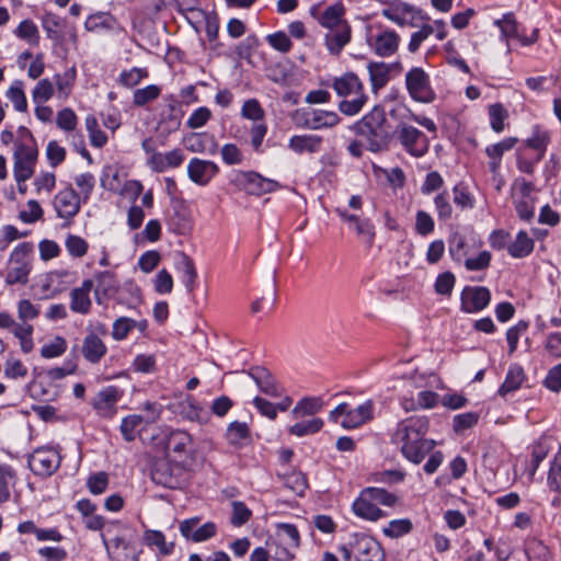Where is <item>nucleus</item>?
<instances>
[{"label": "nucleus", "mask_w": 561, "mask_h": 561, "mask_svg": "<svg viewBox=\"0 0 561 561\" xmlns=\"http://www.w3.org/2000/svg\"><path fill=\"white\" fill-rule=\"evenodd\" d=\"M428 426L426 416H411L398 424L396 437L402 443L401 451L413 463H420L435 447V440L425 438Z\"/></svg>", "instance_id": "nucleus-1"}, {"label": "nucleus", "mask_w": 561, "mask_h": 561, "mask_svg": "<svg viewBox=\"0 0 561 561\" xmlns=\"http://www.w3.org/2000/svg\"><path fill=\"white\" fill-rule=\"evenodd\" d=\"M351 129L364 140L366 149L375 153L388 150L392 139L390 124L381 105H375Z\"/></svg>", "instance_id": "nucleus-2"}, {"label": "nucleus", "mask_w": 561, "mask_h": 561, "mask_svg": "<svg viewBox=\"0 0 561 561\" xmlns=\"http://www.w3.org/2000/svg\"><path fill=\"white\" fill-rule=\"evenodd\" d=\"M33 251L34 245L32 242H22L12 251L5 274V283L8 285L27 284L32 270L31 256Z\"/></svg>", "instance_id": "nucleus-3"}, {"label": "nucleus", "mask_w": 561, "mask_h": 561, "mask_svg": "<svg viewBox=\"0 0 561 561\" xmlns=\"http://www.w3.org/2000/svg\"><path fill=\"white\" fill-rule=\"evenodd\" d=\"M374 404L370 400L348 410L347 403L339 404L329 415V420L340 423L344 428H356L373 419Z\"/></svg>", "instance_id": "nucleus-4"}, {"label": "nucleus", "mask_w": 561, "mask_h": 561, "mask_svg": "<svg viewBox=\"0 0 561 561\" xmlns=\"http://www.w3.org/2000/svg\"><path fill=\"white\" fill-rule=\"evenodd\" d=\"M401 147L415 158L423 157L428 150V139L423 131L407 123H399L392 133Z\"/></svg>", "instance_id": "nucleus-5"}, {"label": "nucleus", "mask_w": 561, "mask_h": 561, "mask_svg": "<svg viewBox=\"0 0 561 561\" xmlns=\"http://www.w3.org/2000/svg\"><path fill=\"white\" fill-rule=\"evenodd\" d=\"M231 182L248 194L256 196L275 192L280 187L277 181L264 178L255 171H237Z\"/></svg>", "instance_id": "nucleus-6"}, {"label": "nucleus", "mask_w": 561, "mask_h": 561, "mask_svg": "<svg viewBox=\"0 0 561 561\" xmlns=\"http://www.w3.org/2000/svg\"><path fill=\"white\" fill-rule=\"evenodd\" d=\"M405 88L411 99L420 103H432L436 98L430 76L421 67H413L407 72Z\"/></svg>", "instance_id": "nucleus-7"}, {"label": "nucleus", "mask_w": 561, "mask_h": 561, "mask_svg": "<svg viewBox=\"0 0 561 561\" xmlns=\"http://www.w3.org/2000/svg\"><path fill=\"white\" fill-rule=\"evenodd\" d=\"M27 463L36 476L50 477L60 467L61 456L54 448L39 447L28 456Z\"/></svg>", "instance_id": "nucleus-8"}, {"label": "nucleus", "mask_w": 561, "mask_h": 561, "mask_svg": "<svg viewBox=\"0 0 561 561\" xmlns=\"http://www.w3.org/2000/svg\"><path fill=\"white\" fill-rule=\"evenodd\" d=\"M183 471V465L175 461L172 463L165 458L154 459L151 463V480L159 485L176 489L180 485V474Z\"/></svg>", "instance_id": "nucleus-9"}, {"label": "nucleus", "mask_w": 561, "mask_h": 561, "mask_svg": "<svg viewBox=\"0 0 561 561\" xmlns=\"http://www.w3.org/2000/svg\"><path fill=\"white\" fill-rule=\"evenodd\" d=\"M38 151L36 147L19 144L14 151V179L16 182H25L34 173Z\"/></svg>", "instance_id": "nucleus-10"}, {"label": "nucleus", "mask_w": 561, "mask_h": 561, "mask_svg": "<svg viewBox=\"0 0 561 561\" xmlns=\"http://www.w3.org/2000/svg\"><path fill=\"white\" fill-rule=\"evenodd\" d=\"M491 301V291L484 286H466L460 295V309L466 313H477Z\"/></svg>", "instance_id": "nucleus-11"}, {"label": "nucleus", "mask_w": 561, "mask_h": 561, "mask_svg": "<svg viewBox=\"0 0 561 561\" xmlns=\"http://www.w3.org/2000/svg\"><path fill=\"white\" fill-rule=\"evenodd\" d=\"M54 207L57 216L67 220L62 227H68L80 210V197L72 187H68L55 195Z\"/></svg>", "instance_id": "nucleus-12"}, {"label": "nucleus", "mask_w": 561, "mask_h": 561, "mask_svg": "<svg viewBox=\"0 0 561 561\" xmlns=\"http://www.w3.org/2000/svg\"><path fill=\"white\" fill-rule=\"evenodd\" d=\"M122 396L123 391L117 387L108 386L96 393L91 404L100 416L111 419L117 412L116 404Z\"/></svg>", "instance_id": "nucleus-13"}, {"label": "nucleus", "mask_w": 561, "mask_h": 561, "mask_svg": "<svg viewBox=\"0 0 561 561\" xmlns=\"http://www.w3.org/2000/svg\"><path fill=\"white\" fill-rule=\"evenodd\" d=\"M199 518L193 517L180 523V533L183 537L194 542H202L210 539L217 533V526L213 522H207L198 526Z\"/></svg>", "instance_id": "nucleus-14"}, {"label": "nucleus", "mask_w": 561, "mask_h": 561, "mask_svg": "<svg viewBox=\"0 0 561 561\" xmlns=\"http://www.w3.org/2000/svg\"><path fill=\"white\" fill-rule=\"evenodd\" d=\"M105 546L112 561H139L141 550L125 537H115Z\"/></svg>", "instance_id": "nucleus-15"}, {"label": "nucleus", "mask_w": 561, "mask_h": 561, "mask_svg": "<svg viewBox=\"0 0 561 561\" xmlns=\"http://www.w3.org/2000/svg\"><path fill=\"white\" fill-rule=\"evenodd\" d=\"M353 550L357 561H383L385 552L380 543L366 535H356Z\"/></svg>", "instance_id": "nucleus-16"}, {"label": "nucleus", "mask_w": 561, "mask_h": 561, "mask_svg": "<svg viewBox=\"0 0 561 561\" xmlns=\"http://www.w3.org/2000/svg\"><path fill=\"white\" fill-rule=\"evenodd\" d=\"M169 231L175 234H186L191 228V216L187 206L182 202H174L167 214L165 220Z\"/></svg>", "instance_id": "nucleus-17"}, {"label": "nucleus", "mask_w": 561, "mask_h": 561, "mask_svg": "<svg viewBox=\"0 0 561 561\" xmlns=\"http://www.w3.org/2000/svg\"><path fill=\"white\" fill-rule=\"evenodd\" d=\"M218 172L219 168L215 162L198 158H193L187 165L190 180L201 186L207 185Z\"/></svg>", "instance_id": "nucleus-18"}, {"label": "nucleus", "mask_w": 561, "mask_h": 561, "mask_svg": "<svg viewBox=\"0 0 561 561\" xmlns=\"http://www.w3.org/2000/svg\"><path fill=\"white\" fill-rule=\"evenodd\" d=\"M341 118L333 111L311 110L304 114V122L298 126L308 129L331 128L340 123Z\"/></svg>", "instance_id": "nucleus-19"}, {"label": "nucleus", "mask_w": 561, "mask_h": 561, "mask_svg": "<svg viewBox=\"0 0 561 561\" xmlns=\"http://www.w3.org/2000/svg\"><path fill=\"white\" fill-rule=\"evenodd\" d=\"M253 379L260 391L272 398L282 396L283 389L272 374L264 367L255 366L245 371Z\"/></svg>", "instance_id": "nucleus-20"}, {"label": "nucleus", "mask_w": 561, "mask_h": 561, "mask_svg": "<svg viewBox=\"0 0 561 561\" xmlns=\"http://www.w3.org/2000/svg\"><path fill=\"white\" fill-rule=\"evenodd\" d=\"M167 450L175 455V461L183 465L184 459L192 451V437L184 431L170 433L167 439Z\"/></svg>", "instance_id": "nucleus-21"}, {"label": "nucleus", "mask_w": 561, "mask_h": 561, "mask_svg": "<svg viewBox=\"0 0 561 561\" xmlns=\"http://www.w3.org/2000/svg\"><path fill=\"white\" fill-rule=\"evenodd\" d=\"M352 37V28L351 25L342 24L337 27L328 30L324 35V43L328 50L334 55L339 56L342 49L351 42Z\"/></svg>", "instance_id": "nucleus-22"}, {"label": "nucleus", "mask_w": 561, "mask_h": 561, "mask_svg": "<svg viewBox=\"0 0 561 561\" xmlns=\"http://www.w3.org/2000/svg\"><path fill=\"white\" fill-rule=\"evenodd\" d=\"M93 287L91 279L83 280L80 287L70 291V309L80 314H87L91 309L90 291Z\"/></svg>", "instance_id": "nucleus-23"}, {"label": "nucleus", "mask_w": 561, "mask_h": 561, "mask_svg": "<svg viewBox=\"0 0 561 561\" xmlns=\"http://www.w3.org/2000/svg\"><path fill=\"white\" fill-rule=\"evenodd\" d=\"M399 43L400 37L394 31L385 30L375 37L370 46L378 56L389 57L397 51Z\"/></svg>", "instance_id": "nucleus-24"}, {"label": "nucleus", "mask_w": 561, "mask_h": 561, "mask_svg": "<svg viewBox=\"0 0 561 561\" xmlns=\"http://www.w3.org/2000/svg\"><path fill=\"white\" fill-rule=\"evenodd\" d=\"M106 345L95 333H90L84 337L81 352L88 362L92 364L99 363L106 354Z\"/></svg>", "instance_id": "nucleus-25"}, {"label": "nucleus", "mask_w": 561, "mask_h": 561, "mask_svg": "<svg viewBox=\"0 0 561 561\" xmlns=\"http://www.w3.org/2000/svg\"><path fill=\"white\" fill-rule=\"evenodd\" d=\"M332 87L340 96L364 93V85L354 72H346L342 77L335 78Z\"/></svg>", "instance_id": "nucleus-26"}, {"label": "nucleus", "mask_w": 561, "mask_h": 561, "mask_svg": "<svg viewBox=\"0 0 561 561\" xmlns=\"http://www.w3.org/2000/svg\"><path fill=\"white\" fill-rule=\"evenodd\" d=\"M352 508L356 516L368 520H377L383 516L382 511L373 503L368 494H364V490L353 503Z\"/></svg>", "instance_id": "nucleus-27"}, {"label": "nucleus", "mask_w": 561, "mask_h": 561, "mask_svg": "<svg viewBox=\"0 0 561 561\" xmlns=\"http://www.w3.org/2000/svg\"><path fill=\"white\" fill-rule=\"evenodd\" d=\"M227 442L234 447H242L251 440V431L245 422L233 421L226 431Z\"/></svg>", "instance_id": "nucleus-28"}, {"label": "nucleus", "mask_w": 561, "mask_h": 561, "mask_svg": "<svg viewBox=\"0 0 561 561\" xmlns=\"http://www.w3.org/2000/svg\"><path fill=\"white\" fill-rule=\"evenodd\" d=\"M322 137L317 135H295L289 139L288 147L296 153L317 152L320 150Z\"/></svg>", "instance_id": "nucleus-29"}, {"label": "nucleus", "mask_w": 561, "mask_h": 561, "mask_svg": "<svg viewBox=\"0 0 561 561\" xmlns=\"http://www.w3.org/2000/svg\"><path fill=\"white\" fill-rule=\"evenodd\" d=\"M345 8L342 2L328 7L318 18L321 26L331 30L348 22L344 19Z\"/></svg>", "instance_id": "nucleus-30"}, {"label": "nucleus", "mask_w": 561, "mask_h": 561, "mask_svg": "<svg viewBox=\"0 0 561 561\" xmlns=\"http://www.w3.org/2000/svg\"><path fill=\"white\" fill-rule=\"evenodd\" d=\"M525 378V371L522 366L517 364L511 365L505 380L499 389V394L501 397H505L507 393L517 390L524 382Z\"/></svg>", "instance_id": "nucleus-31"}, {"label": "nucleus", "mask_w": 561, "mask_h": 561, "mask_svg": "<svg viewBox=\"0 0 561 561\" xmlns=\"http://www.w3.org/2000/svg\"><path fill=\"white\" fill-rule=\"evenodd\" d=\"M367 69L369 72L371 90L374 93H377L390 80L388 67L386 66V62H369Z\"/></svg>", "instance_id": "nucleus-32"}, {"label": "nucleus", "mask_w": 561, "mask_h": 561, "mask_svg": "<svg viewBox=\"0 0 561 561\" xmlns=\"http://www.w3.org/2000/svg\"><path fill=\"white\" fill-rule=\"evenodd\" d=\"M534 245V240L528 237L526 231L522 230L517 233L515 241L508 245L507 251L511 256L522 259L533 252Z\"/></svg>", "instance_id": "nucleus-33"}, {"label": "nucleus", "mask_w": 561, "mask_h": 561, "mask_svg": "<svg viewBox=\"0 0 561 561\" xmlns=\"http://www.w3.org/2000/svg\"><path fill=\"white\" fill-rule=\"evenodd\" d=\"M185 147L192 152H205L207 150L214 152L217 144L214 137L207 134L193 133L185 139Z\"/></svg>", "instance_id": "nucleus-34"}, {"label": "nucleus", "mask_w": 561, "mask_h": 561, "mask_svg": "<svg viewBox=\"0 0 561 561\" xmlns=\"http://www.w3.org/2000/svg\"><path fill=\"white\" fill-rule=\"evenodd\" d=\"M550 142L549 134L536 127L530 138L525 141V147L536 151V160L541 161L545 157L548 144Z\"/></svg>", "instance_id": "nucleus-35"}, {"label": "nucleus", "mask_w": 561, "mask_h": 561, "mask_svg": "<svg viewBox=\"0 0 561 561\" xmlns=\"http://www.w3.org/2000/svg\"><path fill=\"white\" fill-rule=\"evenodd\" d=\"M144 542L149 547H157L159 552L163 556L171 554L174 549V543L167 542L165 536L159 530H146L144 534Z\"/></svg>", "instance_id": "nucleus-36"}, {"label": "nucleus", "mask_w": 561, "mask_h": 561, "mask_svg": "<svg viewBox=\"0 0 561 561\" xmlns=\"http://www.w3.org/2000/svg\"><path fill=\"white\" fill-rule=\"evenodd\" d=\"M448 245V252L451 259L457 263L462 262L469 254V245L466 239L459 233H454L449 238Z\"/></svg>", "instance_id": "nucleus-37"}, {"label": "nucleus", "mask_w": 561, "mask_h": 561, "mask_svg": "<svg viewBox=\"0 0 561 561\" xmlns=\"http://www.w3.org/2000/svg\"><path fill=\"white\" fill-rule=\"evenodd\" d=\"M181 264H182V282L186 287L188 293H193L195 288V283L197 278V272L195 268V264L193 260L185 253H181Z\"/></svg>", "instance_id": "nucleus-38"}, {"label": "nucleus", "mask_w": 561, "mask_h": 561, "mask_svg": "<svg viewBox=\"0 0 561 561\" xmlns=\"http://www.w3.org/2000/svg\"><path fill=\"white\" fill-rule=\"evenodd\" d=\"M278 537L282 545L290 548H298L300 545V536L297 527L293 524L280 523L277 525Z\"/></svg>", "instance_id": "nucleus-39"}, {"label": "nucleus", "mask_w": 561, "mask_h": 561, "mask_svg": "<svg viewBox=\"0 0 561 561\" xmlns=\"http://www.w3.org/2000/svg\"><path fill=\"white\" fill-rule=\"evenodd\" d=\"M323 427V420L320 417H314L308 421H302L294 424L289 427V433L291 435L302 437L306 435H311L318 433Z\"/></svg>", "instance_id": "nucleus-40"}, {"label": "nucleus", "mask_w": 561, "mask_h": 561, "mask_svg": "<svg viewBox=\"0 0 561 561\" xmlns=\"http://www.w3.org/2000/svg\"><path fill=\"white\" fill-rule=\"evenodd\" d=\"M322 408V402L319 398H304L293 409L291 414L294 417H302L318 413Z\"/></svg>", "instance_id": "nucleus-41"}, {"label": "nucleus", "mask_w": 561, "mask_h": 561, "mask_svg": "<svg viewBox=\"0 0 561 561\" xmlns=\"http://www.w3.org/2000/svg\"><path fill=\"white\" fill-rule=\"evenodd\" d=\"M98 287L95 294L102 293L105 296H110L117 290L118 283L115 275L112 272L104 271L96 275Z\"/></svg>", "instance_id": "nucleus-42"}, {"label": "nucleus", "mask_w": 561, "mask_h": 561, "mask_svg": "<svg viewBox=\"0 0 561 561\" xmlns=\"http://www.w3.org/2000/svg\"><path fill=\"white\" fill-rule=\"evenodd\" d=\"M490 125L495 133L504 130V122L508 117L507 110L501 104L495 103L489 106Z\"/></svg>", "instance_id": "nucleus-43"}, {"label": "nucleus", "mask_w": 561, "mask_h": 561, "mask_svg": "<svg viewBox=\"0 0 561 561\" xmlns=\"http://www.w3.org/2000/svg\"><path fill=\"white\" fill-rule=\"evenodd\" d=\"M8 99L13 103V106L19 112H24L27 108V101L23 91V82L15 81L7 91Z\"/></svg>", "instance_id": "nucleus-44"}, {"label": "nucleus", "mask_w": 561, "mask_h": 561, "mask_svg": "<svg viewBox=\"0 0 561 561\" xmlns=\"http://www.w3.org/2000/svg\"><path fill=\"white\" fill-rule=\"evenodd\" d=\"M241 115L254 123H261L264 119L265 112L256 99H250L243 103Z\"/></svg>", "instance_id": "nucleus-45"}, {"label": "nucleus", "mask_w": 561, "mask_h": 561, "mask_svg": "<svg viewBox=\"0 0 561 561\" xmlns=\"http://www.w3.org/2000/svg\"><path fill=\"white\" fill-rule=\"evenodd\" d=\"M284 484L300 496H302L308 489L307 478L301 472H291L284 476Z\"/></svg>", "instance_id": "nucleus-46"}, {"label": "nucleus", "mask_w": 561, "mask_h": 561, "mask_svg": "<svg viewBox=\"0 0 561 561\" xmlns=\"http://www.w3.org/2000/svg\"><path fill=\"white\" fill-rule=\"evenodd\" d=\"M65 245L69 254L73 257H82L87 254L89 244L88 242L76 234H69L66 238Z\"/></svg>", "instance_id": "nucleus-47"}, {"label": "nucleus", "mask_w": 561, "mask_h": 561, "mask_svg": "<svg viewBox=\"0 0 561 561\" xmlns=\"http://www.w3.org/2000/svg\"><path fill=\"white\" fill-rule=\"evenodd\" d=\"M54 94V84L48 79H42L37 82L35 85L32 98L33 101L37 104H42L46 101H48Z\"/></svg>", "instance_id": "nucleus-48"}, {"label": "nucleus", "mask_w": 561, "mask_h": 561, "mask_svg": "<svg viewBox=\"0 0 561 561\" xmlns=\"http://www.w3.org/2000/svg\"><path fill=\"white\" fill-rule=\"evenodd\" d=\"M140 415H128L123 419L121 424V433L126 442H133L136 437V428L142 423Z\"/></svg>", "instance_id": "nucleus-49"}, {"label": "nucleus", "mask_w": 561, "mask_h": 561, "mask_svg": "<svg viewBox=\"0 0 561 561\" xmlns=\"http://www.w3.org/2000/svg\"><path fill=\"white\" fill-rule=\"evenodd\" d=\"M136 327V321L127 318L121 317L116 319L113 323L112 336L116 341H122L127 337L128 333Z\"/></svg>", "instance_id": "nucleus-50"}, {"label": "nucleus", "mask_w": 561, "mask_h": 561, "mask_svg": "<svg viewBox=\"0 0 561 561\" xmlns=\"http://www.w3.org/2000/svg\"><path fill=\"white\" fill-rule=\"evenodd\" d=\"M15 477L14 470L8 465H0V503L10 499L9 484Z\"/></svg>", "instance_id": "nucleus-51"}, {"label": "nucleus", "mask_w": 561, "mask_h": 561, "mask_svg": "<svg viewBox=\"0 0 561 561\" xmlns=\"http://www.w3.org/2000/svg\"><path fill=\"white\" fill-rule=\"evenodd\" d=\"M479 421V414L476 412H467L457 414L453 419V428L455 433H462L463 431L471 428Z\"/></svg>", "instance_id": "nucleus-52"}, {"label": "nucleus", "mask_w": 561, "mask_h": 561, "mask_svg": "<svg viewBox=\"0 0 561 561\" xmlns=\"http://www.w3.org/2000/svg\"><path fill=\"white\" fill-rule=\"evenodd\" d=\"M412 529V523L408 518L391 520L388 527L383 528V534L390 538H398Z\"/></svg>", "instance_id": "nucleus-53"}, {"label": "nucleus", "mask_w": 561, "mask_h": 561, "mask_svg": "<svg viewBox=\"0 0 561 561\" xmlns=\"http://www.w3.org/2000/svg\"><path fill=\"white\" fill-rule=\"evenodd\" d=\"M548 485L552 491L561 492V451L552 460L548 474Z\"/></svg>", "instance_id": "nucleus-54"}, {"label": "nucleus", "mask_w": 561, "mask_h": 561, "mask_svg": "<svg viewBox=\"0 0 561 561\" xmlns=\"http://www.w3.org/2000/svg\"><path fill=\"white\" fill-rule=\"evenodd\" d=\"M434 204L439 220L446 221L451 218L453 207L451 204L449 203L448 192L445 191L436 195V197L434 198Z\"/></svg>", "instance_id": "nucleus-55"}, {"label": "nucleus", "mask_w": 561, "mask_h": 561, "mask_svg": "<svg viewBox=\"0 0 561 561\" xmlns=\"http://www.w3.org/2000/svg\"><path fill=\"white\" fill-rule=\"evenodd\" d=\"M160 95V88L151 84L134 92V103L137 106H144L148 102L156 100Z\"/></svg>", "instance_id": "nucleus-56"}, {"label": "nucleus", "mask_w": 561, "mask_h": 561, "mask_svg": "<svg viewBox=\"0 0 561 561\" xmlns=\"http://www.w3.org/2000/svg\"><path fill=\"white\" fill-rule=\"evenodd\" d=\"M367 100L368 96L365 93H360L356 99L352 101H341L339 104V110L347 116L356 115L362 111Z\"/></svg>", "instance_id": "nucleus-57"}, {"label": "nucleus", "mask_w": 561, "mask_h": 561, "mask_svg": "<svg viewBox=\"0 0 561 561\" xmlns=\"http://www.w3.org/2000/svg\"><path fill=\"white\" fill-rule=\"evenodd\" d=\"M515 210L522 220L530 221L535 215V198H515Z\"/></svg>", "instance_id": "nucleus-58"}, {"label": "nucleus", "mask_w": 561, "mask_h": 561, "mask_svg": "<svg viewBox=\"0 0 561 561\" xmlns=\"http://www.w3.org/2000/svg\"><path fill=\"white\" fill-rule=\"evenodd\" d=\"M455 275L451 272H444L436 278L434 288L438 295L449 296L455 286Z\"/></svg>", "instance_id": "nucleus-59"}, {"label": "nucleus", "mask_w": 561, "mask_h": 561, "mask_svg": "<svg viewBox=\"0 0 561 561\" xmlns=\"http://www.w3.org/2000/svg\"><path fill=\"white\" fill-rule=\"evenodd\" d=\"M15 35L30 43H37L38 30L35 23L31 20L22 21L15 30Z\"/></svg>", "instance_id": "nucleus-60"}, {"label": "nucleus", "mask_w": 561, "mask_h": 561, "mask_svg": "<svg viewBox=\"0 0 561 561\" xmlns=\"http://www.w3.org/2000/svg\"><path fill=\"white\" fill-rule=\"evenodd\" d=\"M67 343L61 336H56L54 341L41 348V355L44 358H54L62 355L66 352Z\"/></svg>", "instance_id": "nucleus-61"}, {"label": "nucleus", "mask_w": 561, "mask_h": 561, "mask_svg": "<svg viewBox=\"0 0 561 561\" xmlns=\"http://www.w3.org/2000/svg\"><path fill=\"white\" fill-rule=\"evenodd\" d=\"M211 117V111L206 106L196 108L188 117L186 125L191 129H197L207 124Z\"/></svg>", "instance_id": "nucleus-62"}, {"label": "nucleus", "mask_w": 561, "mask_h": 561, "mask_svg": "<svg viewBox=\"0 0 561 561\" xmlns=\"http://www.w3.org/2000/svg\"><path fill=\"white\" fill-rule=\"evenodd\" d=\"M42 25L48 38L56 39L59 36L61 19L54 13H46L42 19Z\"/></svg>", "instance_id": "nucleus-63"}, {"label": "nucleus", "mask_w": 561, "mask_h": 561, "mask_svg": "<svg viewBox=\"0 0 561 561\" xmlns=\"http://www.w3.org/2000/svg\"><path fill=\"white\" fill-rule=\"evenodd\" d=\"M266 41L274 49L280 53H288L293 45L289 36L282 31L267 35Z\"/></svg>", "instance_id": "nucleus-64"}]
</instances>
